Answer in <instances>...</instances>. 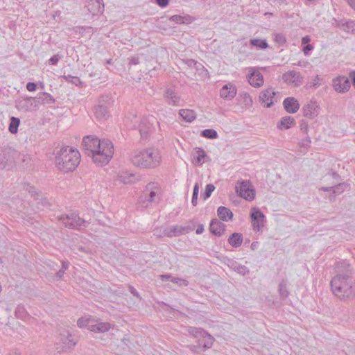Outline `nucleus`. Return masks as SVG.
Returning a JSON list of instances; mask_svg holds the SVG:
<instances>
[{
    "mask_svg": "<svg viewBox=\"0 0 355 355\" xmlns=\"http://www.w3.org/2000/svg\"><path fill=\"white\" fill-rule=\"evenodd\" d=\"M336 275L330 282L332 293L340 300H355V269L347 260L336 264Z\"/></svg>",
    "mask_w": 355,
    "mask_h": 355,
    "instance_id": "1",
    "label": "nucleus"
},
{
    "mask_svg": "<svg viewBox=\"0 0 355 355\" xmlns=\"http://www.w3.org/2000/svg\"><path fill=\"white\" fill-rule=\"evenodd\" d=\"M83 144L87 155L92 156L96 164H107L114 155V146L110 140H100L95 136L87 135L83 139Z\"/></svg>",
    "mask_w": 355,
    "mask_h": 355,
    "instance_id": "2",
    "label": "nucleus"
},
{
    "mask_svg": "<svg viewBox=\"0 0 355 355\" xmlns=\"http://www.w3.org/2000/svg\"><path fill=\"white\" fill-rule=\"evenodd\" d=\"M80 162V154L78 149L72 146H62L55 154V165L64 173L73 171Z\"/></svg>",
    "mask_w": 355,
    "mask_h": 355,
    "instance_id": "3",
    "label": "nucleus"
},
{
    "mask_svg": "<svg viewBox=\"0 0 355 355\" xmlns=\"http://www.w3.org/2000/svg\"><path fill=\"white\" fill-rule=\"evenodd\" d=\"M131 163L140 168H155L162 160L159 151L155 148L133 150L130 155Z\"/></svg>",
    "mask_w": 355,
    "mask_h": 355,
    "instance_id": "4",
    "label": "nucleus"
},
{
    "mask_svg": "<svg viewBox=\"0 0 355 355\" xmlns=\"http://www.w3.org/2000/svg\"><path fill=\"white\" fill-rule=\"evenodd\" d=\"M187 331L191 336L197 338L198 347H202L204 349H207L213 346L215 338L204 329L196 327H189Z\"/></svg>",
    "mask_w": 355,
    "mask_h": 355,
    "instance_id": "5",
    "label": "nucleus"
},
{
    "mask_svg": "<svg viewBox=\"0 0 355 355\" xmlns=\"http://www.w3.org/2000/svg\"><path fill=\"white\" fill-rule=\"evenodd\" d=\"M58 218L66 228L69 229L80 230L89 225L88 221L80 218L76 213L62 214Z\"/></svg>",
    "mask_w": 355,
    "mask_h": 355,
    "instance_id": "6",
    "label": "nucleus"
},
{
    "mask_svg": "<svg viewBox=\"0 0 355 355\" xmlns=\"http://www.w3.org/2000/svg\"><path fill=\"white\" fill-rule=\"evenodd\" d=\"M77 343V340L68 331H64L57 337L55 347L58 353L67 352L73 349Z\"/></svg>",
    "mask_w": 355,
    "mask_h": 355,
    "instance_id": "7",
    "label": "nucleus"
},
{
    "mask_svg": "<svg viewBox=\"0 0 355 355\" xmlns=\"http://www.w3.org/2000/svg\"><path fill=\"white\" fill-rule=\"evenodd\" d=\"M112 100L108 95H102L94 107V114L100 120L107 119L110 116V107L112 105Z\"/></svg>",
    "mask_w": 355,
    "mask_h": 355,
    "instance_id": "8",
    "label": "nucleus"
},
{
    "mask_svg": "<svg viewBox=\"0 0 355 355\" xmlns=\"http://www.w3.org/2000/svg\"><path fill=\"white\" fill-rule=\"evenodd\" d=\"M17 152L8 146L0 147V168L3 169L15 162Z\"/></svg>",
    "mask_w": 355,
    "mask_h": 355,
    "instance_id": "9",
    "label": "nucleus"
},
{
    "mask_svg": "<svg viewBox=\"0 0 355 355\" xmlns=\"http://www.w3.org/2000/svg\"><path fill=\"white\" fill-rule=\"evenodd\" d=\"M191 225L186 226L182 225H173L166 228L164 231L165 236L168 237H175L182 234H188L192 232L195 227V223L193 221H190Z\"/></svg>",
    "mask_w": 355,
    "mask_h": 355,
    "instance_id": "10",
    "label": "nucleus"
},
{
    "mask_svg": "<svg viewBox=\"0 0 355 355\" xmlns=\"http://www.w3.org/2000/svg\"><path fill=\"white\" fill-rule=\"evenodd\" d=\"M158 189L155 182H150L146 187L144 193L140 197V203L144 207H148L157 196Z\"/></svg>",
    "mask_w": 355,
    "mask_h": 355,
    "instance_id": "11",
    "label": "nucleus"
},
{
    "mask_svg": "<svg viewBox=\"0 0 355 355\" xmlns=\"http://www.w3.org/2000/svg\"><path fill=\"white\" fill-rule=\"evenodd\" d=\"M16 108L19 111L28 112L37 110L35 97H25L16 101Z\"/></svg>",
    "mask_w": 355,
    "mask_h": 355,
    "instance_id": "12",
    "label": "nucleus"
},
{
    "mask_svg": "<svg viewBox=\"0 0 355 355\" xmlns=\"http://www.w3.org/2000/svg\"><path fill=\"white\" fill-rule=\"evenodd\" d=\"M236 191L239 196L247 200L250 201L254 198V191L252 189L249 181H243L239 185H236Z\"/></svg>",
    "mask_w": 355,
    "mask_h": 355,
    "instance_id": "13",
    "label": "nucleus"
},
{
    "mask_svg": "<svg viewBox=\"0 0 355 355\" xmlns=\"http://www.w3.org/2000/svg\"><path fill=\"white\" fill-rule=\"evenodd\" d=\"M283 80L288 84L298 87L302 84L303 78L300 73L295 70L288 71L282 75Z\"/></svg>",
    "mask_w": 355,
    "mask_h": 355,
    "instance_id": "14",
    "label": "nucleus"
},
{
    "mask_svg": "<svg viewBox=\"0 0 355 355\" xmlns=\"http://www.w3.org/2000/svg\"><path fill=\"white\" fill-rule=\"evenodd\" d=\"M251 218L253 230L259 232L265 219L264 214L259 208L253 207L251 212Z\"/></svg>",
    "mask_w": 355,
    "mask_h": 355,
    "instance_id": "15",
    "label": "nucleus"
},
{
    "mask_svg": "<svg viewBox=\"0 0 355 355\" xmlns=\"http://www.w3.org/2000/svg\"><path fill=\"white\" fill-rule=\"evenodd\" d=\"M164 96L168 105L173 106L180 105L181 97L174 88H166Z\"/></svg>",
    "mask_w": 355,
    "mask_h": 355,
    "instance_id": "16",
    "label": "nucleus"
},
{
    "mask_svg": "<svg viewBox=\"0 0 355 355\" xmlns=\"http://www.w3.org/2000/svg\"><path fill=\"white\" fill-rule=\"evenodd\" d=\"M333 86L334 89L340 93L347 92L350 88L349 79L345 76H339L334 80Z\"/></svg>",
    "mask_w": 355,
    "mask_h": 355,
    "instance_id": "17",
    "label": "nucleus"
},
{
    "mask_svg": "<svg viewBox=\"0 0 355 355\" xmlns=\"http://www.w3.org/2000/svg\"><path fill=\"white\" fill-rule=\"evenodd\" d=\"M96 323H94V322H92V324L89 327V330L90 331L98 333V334H103L109 331L112 327H113V324H112L110 322H101L100 320H95Z\"/></svg>",
    "mask_w": 355,
    "mask_h": 355,
    "instance_id": "18",
    "label": "nucleus"
},
{
    "mask_svg": "<svg viewBox=\"0 0 355 355\" xmlns=\"http://www.w3.org/2000/svg\"><path fill=\"white\" fill-rule=\"evenodd\" d=\"M88 11L93 15L102 14L104 11L103 0H89L86 4Z\"/></svg>",
    "mask_w": 355,
    "mask_h": 355,
    "instance_id": "19",
    "label": "nucleus"
},
{
    "mask_svg": "<svg viewBox=\"0 0 355 355\" xmlns=\"http://www.w3.org/2000/svg\"><path fill=\"white\" fill-rule=\"evenodd\" d=\"M320 107L315 101H310L303 107V113L306 117L314 119L319 114Z\"/></svg>",
    "mask_w": 355,
    "mask_h": 355,
    "instance_id": "20",
    "label": "nucleus"
},
{
    "mask_svg": "<svg viewBox=\"0 0 355 355\" xmlns=\"http://www.w3.org/2000/svg\"><path fill=\"white\" fill-rule=\"evenodd\" d=\"M283 105L286 112L296 113L300 109V103L294 97H287L283 101Z\"/></svg>",
    "mask_w": 355,
    "mask_h": 355,
    "instance_id": "21",
    "label": "nucleus"
},
{
    "mask_svg": "<svg viewBox=\"0 0 355 355\" xmlns=\"http://www.w3.org/2000/svg\"><path fill=\"white\" fill-rule=\"evenodd\" d=\"M225 225L217 218L212 219L209 224V230L215 236H220L225 231Z\"/></svg>",
    "mask_w": 355,
    "mask_h": 355,
    "instance_id": "22",
    "label": "nucleus"
},
{
    "mask_svg": "<svg viewBox=\"0 0 355 355\" xmlns=\"http://www.w3.org/2000/svg\"><path fill=\"white\" fill-rule=\"evenodd\" d=\"M275 94L276 92L272 88H268L261 93L260 101L264 104V107H270L273 104L272 98Z\"/></svg>",
    "mask_w": 355,
    "mask_h": 355,
    "instance_id": "23",
    "label": "nucleus"
},
{
    "mask_svg": "<svg viewBox=\"0 0 355 355\" xmlns=\"http://www.w3.org/2000/svg\"><path fill=\"white\" fill-rule=\"evenodd\" d=\"M336 26L347 33H353L355 32V21L352 19H342L336 21Z\"/></svg>",
    "mask_w": 355,
    "mask_h": 355,
    "instance_id": "24",
    "label": "nucleus"
},
{
    "mask_svg": "<svg viewBox=\"0 0 355 355\" xmlns=\"http://www.w3.org/2000/svg\"><path fill=\"white\" fill-rule=\"evenodd\" d=\"M138 129L141 137L142 139H147L149 135L153 131V125L147 119L144 118L141 119L139 125Z\"/></svg>",
    "mask_w": 355,
    "mask_h": 355,
    "instance_id": "25",
    "label": "nucleus"
},
{
    "mask_svg": "<svg viewBox=\"0 0 355 355\" xmlns=\"http://www.w3.org/2000/svg\"><path fill=\"white\" fill-rule=\"evenodd\" d=\"M349 185L345 182L338 183L332 187H322L319 189L320 191H332L334 195H340L343 193Z\"/></svg>",
    "mask_w": 355,
    "mask_h": 355,
    "instance_id": "26",
    "label": "nucleus"
},
{
    "mask_svg": "<svg viewBox=\"0 0 355 355\" xmlns=\"http://www.w3.org/2000/svg\"><path fill=\"white\" fill-rule=\"evenodd\" d=\"M220 94L223 98L231 100L234 98L236 94V88L232 85H230V86L225 85L221 88Z\"/></svg>",
    "mask_w": 355,
    "mask_h": 355,
    "instance_id": "27",
    "label": "nucleus"
},
{
    "mask_svg": "<svg viewBox=\"0 0 355 355\" xmlns=\"http://www.w3.org/2000/svg\"><path fill=\"white\" fill-rule=\"evenodd\" d=\"M249 83L254 87H260L263 84V78L259 71H253L248 76Z\"/></svg>",
    "mask_w": 355,
    "mask_h": 355,
    "instance_id": "28",
    "label": "nucleus"
},
{
    "mask_svg": "<svg viewBox=\"0 0 355 355\" xmlns=\"http://www.w3.org/2000/svg\"><path fill=\"white\" fill-rule=\"evenodd\" d=\"M218 216L223 221H230L232 220L233 213L227 207L224 206H220L217 209Z\"/></svg>",
    "mask_w": 355,
    "mask_h": 355,
    "instance_id": "29",
    "label": "nucleus"
},
{
    "mask_svg": "<svg viewBox=\"0 0 355 355\" xmlns=\"http://www.w3.org/2000/svg\"><path fill=\"white\" fill-rule=\"evenodd\" d=\"M37 106L40 104H53L55 103L54 98L47 92H40L35 97Z\"/></svg>",
    "mask_w": 355,
    "mask_h": 355,
    "instance_id": "30",
    "label": "nucleus"
},
{
    "mask_svg": "<svg viewBox=\"0 0 355 355\" xmlns=\"http://www.w3.org/2000/svg\"><path fill=\"white\" fill-rule=\"evenodd\" d=\"M169 20L178 24H190L194 21V18L189 15H175L169 18Z\"/></svg>",
    "mask_w": 355,
    "mask_h": 355,
    "instance_id": "31",
    "label": "nucleus"
},
{
    "mask_svg": "<svg viewBox=\"0 0 355 355\" xmlns=\"http://www.w3.org/2000/svg\"><path fill=\"white\" fill-rule=\"evenodd\" d=\"M119 180L127 184H134L138 181V178L136 177L135 174L128 172H122L119 175Z\"/></svg>",
    "mask_w": 355,
    "mask_h": 355,
    "instance_id": "32",
    "label": "nucleus"
},
{
    "mask_svg": "<svg viewBox=\"0 0 355 355\" xmlns=\"http://www.w3.org/2000/svg\"><path fill=\"white\" fill-rule=\"evenodd\" d=\"M193 157L195 158V164L201 166L205 162V158L207 157V153L202 148H196L194 149Z\"/></svg>",
    "mask_w": 355,
    "mask_h": 355,
    "instance_id": "33",
    "label": "nucleus"
},
{
    "mask_svg": "<svg viewBox=\"0 0 355 355\" xmlns=\"http://www.w3.org/2000/svg\"><path fill=\"white\" fill-rule=\"evenodd\" d=\"M295 123V122L293 117L286 116L281 119L279 123L277 124V128L279 130H287L294 125Z\"/></svg>",
    "mask_w": 355,
    "mask_h": 355,
    "instance_id": "34",
    "label": "nucleus"
},
{
    "mask_svg": "<svg viewBox=\"0 0 355 355\" xmlns=\"http://www.w3.org/2000/svg\"><path fill=\"white\" fill-rule=\"evenodd\" d=\"M227 241L232 247L239 248L243 243V236L240 233L234 232L230 236Z\"/></svg>",
    "mask_w": 355,
    "mask_h": 355,
    "instance_id": "35",
    "label": "nucleus"
},
{
    "mask_svg": "<svg viewBox=\"0 0 355 355\" xmlns=\"http://www.w3.org/2000/svg\"><path fill=\"white\" fill-rule=\"evenodd\" d=\"M179 114L182 119L189 123L192 122L196 118V114L195 112L192 110L189 109H182L179 111Z\"/></svg>",
    "mask_w": 355,
    "mask_h": 355,
    "instance_id": "36",
    "label": "nucleus"
},
{
    "mask_svg": "<svg viewBox=\"0 0 355 355\" xmlns=\"http://www.w3.org/2000/svg\"><path fill=\"white\" fill-rule=\"evenodd\" d=\"M15 316L23 320H26L30 318L28 313L22 304H19L15 311Z\"/></svg>",
    "mask_w": 355,
    "mask_h": 355,
    "instance_id": "37",
    "label": "nucleus"
},
{
    "mask_svg": "<svg viewBox=\"0 0 355 355\" xmlns=\"http://www.w3.org/2000/svg\"><path fill=\"white\" fill-rule=\"evenodd\" d=\"M20 124V119L17 117L12 116L8 127V130L12 134H16L18 132V128Z\"/></svg>",
    "mask_w": 355,
    "mask_h": 355,
    "instance_id": "38",
    "label": "nucleus"
},
{
    "mask_svg": "<svg viewBox=\"0 0 355 355\" xmlns=\"http://www.w3.org/2000/svg\"><path fill=\"white\" fill-rule=\"evenodd\" d=\"M279 295L283 298H286L289 295V291L287 288V281L282 279L278 286Z\"/></svg>",
    "mask_w": 355,
    "mask_h": 355,
    "instance_id": "39",
    "label": "nucleus"
},
{
    "mask_svg": "<svg viewBox=\"0 0 355 355\" xmlns=\"http://www.w3.org/2000/svg\"><path fill=\"white\" fill-rule=\"evenodd\" d=\"M250 43L252 46L260 49H266L269 46L266 40L252 39L250 40Z\"/></svg>",
    "mask_w": 355,
    "mask_h": 355,
    "instance_id": "40",
    "label": "nucleus"
},
{
    "mask_svg": "<svg viewBox=\"0 0 355 355\" xmlns=\"http://www.w3.org/2000/svg\"><path fill=\"white\" fill-rule=\"evenodd\" d=\"M92 322H94V319L80 318L77 321V325L80 328H87L89 330V327L92 324Z\"/></svg>",
    "mask_w": 355,
    "mask_h": 355,
    "instance_id": "41",
    "label": "nucleus"
},
{
    "mask_svg": "<svg viewBox=\"0 0 355 355\" xmlns=\"http://www.w3.org/2000/svg\"><path fill=\"white\" fill-rule=\"evenodd\" d=\"M66 81L71 83L76 86H83V83L80 79L77 76H73L71 75H64L62 76Z\"/></svg>",
    "mask_w": 355,
    "mask_h": 355,
    "instance_id": "42",
    "label": "nucleus"
},
{
    "mask_svg": "<svg viewBox=\"0 0 355 355\" xmlns=\"http://www.w3.org/2000/svg\"><path fill=\"white\" fill-rule=\"evenodd\" d=\"M200 135L208 139H216L218 137L217 132L214 129L203 130Z\"/></svg>",
    "mask_w": 355,
    "mask_h": 355,
    "instance_id": "43",
    "label": "nucleus"
},
{
    "mask_svg": "<svg viewBox=\"0 0 355 355\" xmlns=\"http://www.w3.org/2000/svg\"><path fill=\"white\" fill-rule=\"evenodd\" d=\"M214 189H215V187L214 184H208L206 185L205 191L202 194V197L203 198L204 200H206L211 196V195L212 192L214 191Z\"/></svg>",
    "mask_w": 355,
    "mask_h": 355,
    "instance_id": "44",
    "label": "nucleus"
},
{
    "mask_svg": "<svg viewBox=\"0 0 355 355\" xmlns=\"http://www.w3.org/2000/svg\"><path fill=\"white\" fill-rule=\"evenodd\" d=\"M199 192V184L198 183H196L193 187V195L191 198V204L193 206L196 207L198 204V196Z\"/></svg>",
    "mask_w": 355,
    "mask_h": 355,
    "instance_id": "45",
    "label": "nucleus"
},
{
    "mask_svg": "<svg viewBox=\"0 0 355 355\" xmlns=\"http://www.w3.org/2000/svg\"><path fill=\"white\" fill-rule=\"evenodd\" d=\"M274 40L277 44L283 46L286 42V37L283 33H276L275 35Z\"/></svg>",
    "mask_w": 355,
    "mask_h": 355,
    "instance_id": "46",
    "label": "nucleus"
},
{
    "mask_svg": "<svg viewBox=\"0 0 355 355\" xmlns=\"http://www.w3.org/2000/svg\"><path fill=\"white\" fill-rule=\"evenodd\" d=\"M234 270L242 275H248L250 272L249 269L245 266L239 264V263Z\"/></svg>",
    "mask_w": 355,
    "mask_h": 355,
    "instance_id": "47",
    "label": "nucleus"
},
{
    "mask_svg": "<svg viewBox=\"0 0 355 355\" xmlns=\"http://www.w3.org/2000/svg\"><path fill=\"white\" fill-rule=\"evenodd\" d=\"M223 263L233 270H234L235 267L237 266L238 263L236 261L228 257L224 258Z\"/></svg>",
    "mask_w": 355,
    "mask_h": 355,
    "instance_id": "48",
    "label": "nucleus"
},
{
    "mask_svg": "<svg viewBox=\"0 0 355 355\" xmlns=\"http://www.w3.org/2000/svg\"><path fill=\"white\" fill-rule=\"evenodd\" d=\"M171 282L177 284L180 286H187L189 284V282L187 280L178 277L171 278Z\"/></svg>",
    "mask_w": 355,
    "mask_h": 355,
    "instance_id": "49",
    "label": "nucleus"
},
{
    "mask_svg": "<svg viewBox=\"0 0 355 355\" xmlns=\"http://www.w3.org/2000/svg\"><path fill=\"white\" fill-rule=\"evenodd\" d=\"M300 131L305 135H308L309 132V125L308 123L304 121V120L301 121L300 123Z\"/></svg>",
    "mask_w": 355,
    "mask_h": 355,
    "instance_id": "50",
    "label": "nucleus"
},
{
    "mask_svg": "<svg viewBox=\"0 0 355 355\" xmlns=\"http://www.w3.org/2000/svg\"><path fill=\"white\" fill-rule=\"evenodd\" d=\"M62 58V55L60 54H55L53 55L50 59L48 60V63L51 65H56L58 62V61Z\"/></svg>",
    "mask_w": 355,
    "mask_h": 355,
    "instance_id": "51",
    "label": "nucleus"
},
{
    "mask_svg": "<svg viewBox=\"0 0 355 355\" xmlns=\"http://www.w3.org/2000/svg\"><path fill=\"white\" fill-rule=\"evenodd\" d=\"M24 189L31 193L33 196L37 193L35 187L28 183L24 184Z\"/></svg>",
    "mask_w": 355,
    "mask_h": 355,
    "instance_id": "52",
    "label": "nucleus"
},
{
    "mask_svg": "<svg viewBox=\"0 0 355 355\" xmlns=\"http://www.w3.org/2000/svg\"><path fill=\"white\" fill-rule=\"evenodd\" d=\"M311 144V138L307 135H306V137L304 139H302V141L300 142L301 146L304 148L309 147Z\"/></svg>",
    "mask_w": 355,
    "mask_h": 355,
    "instance_id": "53",
    "label": "nucleus"
},
{
    "mask_svg": "<svg viewBox=\"0 0 355 355\" xmlns=\"http://www.w3.org/2000/svg\"><path fill=\"white\" fill-rule=\"evenodd\" d=\"M65 271L62 269H60L55 275L54 279L56 281H59L62 279Z\"/></svg>",
    "mask_w": 355,
    "mask_h": 355,
    "instance_id": "54",
    "label": "nucleus"
},
{
    "mask_svg": "<svg viewBox=\"0 0 355 355\" xmlns=\"http://www.w3.org/2000/svg\"><path fill=\"white\" fill-rule=\"evenodd\" d=\"M36 88H37V85L35 83L29 82L26 84V89L29 92H34L36 90Z\"/></svg>",
    "mask_w": 355,
    "mask_h": 355,
    "instance_id": "55",
    "label": "nucleus"
},
{
    "mask_svg": "<svg viewBox=\"0 0 355 355\" xmlns=\"http://www.w3.org/2000/svg\"><path fill=\"white\" fill-rule=\"evenodd\" d=\"M243 98L246 105H251L252 103V98L248 94L245 93Z\"/></svg>",
    "mask_w": 355,
    "mask_h": 355,
    "instance_id": "56",
    "label": "nucleus"
},
{
    "mask_svg": "<svg viewBox=\"0 0 355 355\" xmlns=\"http://www.w3.org/2000/svg\"><path fill=\"white\" fill-rule=\"evenodd\" d=\"M155 1L162 8H165L169 3V0H155Z\"/></svg>",
    "mask_w": 355,
    "mask_h": 355,
    "instance_id": "57",
    "label": "nucleus"
},
{
    "mask_svg": "<svg viewBox=\"0 0 355 355\" xmlns=\"http://www.w3.org/2000/svg\"><path fill=\"white\" fill-rule=\"evenodd\" d=\"M313 49V46L311 44H308L307 45L304 46L303 47V52L305 55H309V53L310 51H311Z\"/></svg>",
    "mask_w": 355,
    "mask_h": 355,
    "instance_id": "58",
    "label": "nucleus"
},
{
    "mask_svg": "<svg viewBox=\"0 0 355 355\" xmlns=\"http://www.w3.org/2000/svg\"><path fill=\"white\" fill-rule=\"evenodd\" d=\"M69 262L67 260H62V268L61 269H62L63 270L66 271L68 268H69Z\"/></svg>",
    "mask_w": 355,
    "mask_h": 355,
    "instance_id": "59",
    "label": "nucleus"
},
{
    "mask_svg": "<svg viewBox=\"0 0 355 355\" xmlns=\"http://www.w3.org/2000/svg\"><path fill=\"white\" fill-rule=\"evenodd\" d=\"M128 288H129V291L134 295V296H136V297H139V295L138 293V292L137 291V290L131 285H129L128 286Z\"/></svg>",
    "mask_w": 355,
    "mask_h": 355,
    "instance_id": "60",
    "label": "nucleus"
},
{
    "mask_svg": "<svg viewBox=\"0 0 355 355\" xmlns=\"http://www.w3.org/2000/svg\"><path fill=\"white\" fill-rule=\"evenodd\" d=\"M139 63V59L138 57H132L130 60V64L132 65H137Z\"/></svg>",
    "mask_w": 355,
    "mask_h": 355,
    "instance_id": "61",
    "label": "nucleus"
},
{
    "mask_svg": "<svg viewBox=\"0 0 355 355\" xmlns=\"http://www.w3.org/2000/svg\"><path fill=\"white\" fill-rule=\"evenodd\" d=\"M204 230H205L204 225L202 224H200L197 227L196 234H200L203 233Z\"/></svg>",
    "mask_w": 355,
    "mask_h": 355,
    "instance_id": "62",
    "label": "nucleus"
},
{
    "mask_svg": "<svg viewBox=\"0 0 355 355\" xmlns=\"http://www.w3.org/2000/svg\"><path fill=\"white\" fill-rule=\"evenodd\" d=\"M349 78H351L352 84L355 87V71H352L349 73Z\"/></svg>",
    "mask_w": 355,
    "mask_h": 355,
    "instance_id": "63",
    "label": "nucleus"
},
{
    "mask_svg": "<svg viewBox=\"0 0 355 355\" xmlns=\"http://www.w3.org/2000/svg\"><path fill=\"white\" fill-rule=\"evenodd\" d=\"M349 6L355 10V0H347Z\"/></svg>",
    "mask_w": 355,
    "mask_h": 355,
    "instance_id": "64",
    "label": "nucleus"
}]
</instances>
